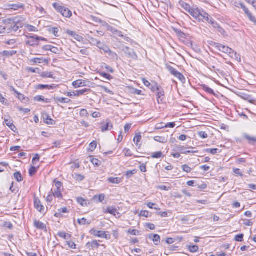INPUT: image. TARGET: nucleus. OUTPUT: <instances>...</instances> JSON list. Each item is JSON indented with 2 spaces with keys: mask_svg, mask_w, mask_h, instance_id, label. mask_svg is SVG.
Listing matches in <instances>:
<instances>
[{
  "mask_svg": "<svg viewBox=\"0 0 256 256\" xmlns=\"http://www.w3.org/2000/svg\"><path fill=\"white\" fill-rule=\"evenodd\" d=\"M41 76L43 78H55L54 76V74L52 72H44L41 74Z\"/></svg>",
  "mask_w": 256,
  "mask_h": 256,
  "instance_id": "2f4dec72",
  "label": "nucleus"
},
{
  "mask_svg": "<svg viewBox=\"0 0 256 256\" xmlns=\"http://www.w3.org/2000/svg\"><path fill=\"white\" fill-rule=\"evenodd\" d=\"M180 4L182 8H184L186 12H189V11L191 9L190 6L184 2H180Z\"/></svg>",
  "mask_w": 256,
  "mask_h": 256,
  "instance_id": "e433bc0d",
  "label": "nucleus"
},
{
  "mask_svg": "<svg viewBox=\"0 0 256 256\" xmlns=\"http://www.w3.org/2000/svg\"><path fill=\"white\" fill-rule=\"evenodd\" d=\"M105 212L109 213L114 216L120 214V213L118 212V210L114 207L113 206L108 207Z\"/></svg>",
  "mask_w": 256,
  "mask_h": 256,
  "instance_id": "412c9836",
  "label": "nucleus"
},
{
  "mask_svg": "<svg viewBox=\"0 0 256 256\" xmlns=\"http://www.w3.org/2000/svg\"><path fill=\"white\" fill-rule=\"evenodd\" d=\"M28 70L29 72H31L32 73H38V74L40 73V70L38 68H33L30 67V68H28Z\"/></svg>",
  "mask_w": 256,
  "mask_h": 256,
  "instance_id": "3c124183",
  "label": "nucleus"
},
{
  "mask_svg": "<svg viewBox=\"0 0 256 256\" xmlns=\"http://www.w3.org/2000/svg\"><path fill=\"white\" fill-rule=\"evenodd\" d=\"M4 122L6 124L8 127L13 124V120L11 119L10 118L8 117L7 118H4Z\"/></svg>",
  "mask_w": 256,
  "mask_h": 256,
  "instance_id": "864d4df0",
  "label": "nucleus"
},
{
  "mask_svg": "<svg viewBox=\"0 0 256 256\" xmlns=\"http://www.w3.org/2000/svg\"><path fill=\"white\" fill-rule=\"evenodd\" d=\"M90 162H91L94 165V166H98L100 164H101V162L100 160H99L97 158H92V156H90Z\"/></svg>",
  "mask_w": 256,
  "mask_h": 256,
  "instance_id": "58836bf2",
  "label": "nucleus"
},
{
  "mask_svg": "<svg viewBox=\"0 0 256 256\" xmlns=\"http://www.w3.org/2000/svg\"><path fill=\"white\" fill-rule=\"evenodd\" d=\"M34 226L38 229L42 230L44 231H47L46 226L44 224L42 223L41 222L37 220H34Z\"/></svg>",
  "mask_w": 256,
  "mask_h": 256,
  "instance_id": "ddd939ff",
  "label": "nucleus"
},
{
  "mask_svg": "<svg viewBox=\"0 0 256 256\" xmlns=\"http://www.w3.org/2000/svg\"><path fill=\"white\" fill-rule=\"evenodd\" d=\"M188 250L191 252H196L198 250V247L196 245L190 246H188Z\"/></svg>",
  "mask_w": 256,
  "mask_h": 256,
  "instance_id": "a19ab883",
  "label": "nucleus"
},
{
  "mask_svg": "<svg viewBox=\"0 0 256 256\" xmlns=\"http://www.w3.org/2000/svg\"><path fill=\"white\" fill-rule=\"evenodd\" d=\"M86 246L90 250H94V248H97L100 246V244L98 243L97 240H94L92 241L91 242H88L86 244Z\"/></svg>",
  "mask_w": 256,
  "mask_h": 256,
  "instance_id": "f3484780",
  "label": "nucleus"
},
{
  "mask_svg": "<svg viewBox=\"0 0 256 256\" xmlns=\"http://www.w3.org/2000/svg\"><path fill=\"white\" fill-rule=\"evenodd\" d=\"M156 204H154V203H152V202H148L147 204V206L148 207L150 208H151V209H155V210H160V208L156 207L155 206H156Z\"/></svg>",
  "mask_w": 256,
  "mask_h": 256,
  "instance_id": "13d9d810",
  "label": "nucleus"
},
{
  "mask_svg": "<svg viewBox=\"0 0 256 256\" xmlns=\"http://www.w3.org/2000/svg\"><path fill=\"white\" fill-rule=\"evenodd\" d=\"M124 155L126 156H132V153L130 149L125 148L124 150Z\"/></svg>",
  "mask_w": 256,
  "mask_h": 256,
  "instance_id": "052dcab7",
  "label": "nucleus"
},
{
  "mask_svg": "<svg viewBox=\"0 0 256 256\" xmlns=\"http://www.w3.org/2000/svg\"><path fill=\"white\" fill-rule=\"evenodd\" d=\"M34 206L35 208L40 212H42L44 206L42 204L38 198H35L34 200Z\"/></svg>",
  "mask_w": 256,
  "mask_h": 256,
  "instance_id": "4468645a",
  "label": "nucleus"
},
{
  "mask_svg": "<svg viewBox=\"0 0 256 256\" xmlns=\"http://www.w3.org/2000/svg\"><path fill=\"white\" fill-rule=\"evenodd\" d=\"M89 40H90V42L93 45H94V46H96L98 42L99 41L97 39L94 38H92V37H90L89 38Z\"/></svg>",
  "mask_w": 256,
  "mask_h": 256,
  "instance_id": "e2e57ef3",
  "label": "nucleus"
},
{
  "mask_svg": "<svg viewBox=\"0 0 256 256\" xmlns=\"http://www.w3.org/2000/svg\"><path fill=\"white\" fill-rule=\"evenodd\" d=\"M112 124L110 120H106V123L104 122L102 124L100 129L102 132L110 130L112 128Z\"/></svg>",
  "mask_w": 256,
  "mask_h": 256,
  "instance_id": "423d86ee",
  "label": "nucleus"
},
{
  "mask_svg": "<svg viewBox=\"0 0 256 256\" xmlns=\"http://www.w3.org/2000/svg\"><path fill=\"white\" fill-rule=\"evenodd\" d=\"M198 136L202 138H206L208 137V134L205 132H198Z\"/></svg>",
  "mask_w": 256,
  "mask_h": 256,
  "instance_id": "5fc2aeb1",
  "label": "nucleus"
},
{
  "mask_svg": "<svg viewBox=\"0 0 256 256\" xmlns=\"http://www.w3.org/2000/svg\"><path fill=\"white\" fill-rule=\"evenodd\" d=\"M150 88L153 92H158L160 90V86L156 83L153 84Z\"/></svg>",
  "mask_w": 256,
  "mask_h": 256,
  "instance_id": "09e8293b",
  "label": "nucleus"
},
{
  "mask_svg": "<svg viewBox=\"0 0 256 256\" xmlns=\"http://www.w3.org/2000/svg\"><path fill=\"white\" fill-rule=\"evenodd\" d=\"M108 182L112 183V184H120L121 181H122V180L120 178H112V177H110V178H108Z\"/></svg>",
  "mask_w": 256,
  "mask_h": 256,
  "instance_id": "c756f323",
  "label": "nucleus"
},
{
  "mask_svg": "<svg viewBox=\"0 0 256 256\" xmlns=\"http://www.w3.org/2000/svg\"><path fill=\"white\" fill-rule=\"evenodd\" d=\"M175 32H176L177 36H178L180 38H186V34L184 32H182L181 30H175Z\"/></svg>",
  "mask_w": 256,
  "mask_h": 256,
  "instance_id": "79ce46f5",
  "label": "nucleus"
},
{
  "mask_svg": "<svg viewBox=\"0 0 256 256\" xmlns=\"http://www.w3.org/2000/svg\"><path fill=\"white\" fill-rule=\"evenodd\" d=\"M19 20H17V30L20 28H22V27H24L26 30H28L29 32H38V29L32 26H30V25H29V24H24L23 26H22L21 24H20L19 23Z\"/></svg>",
  "mask_w": 256,
  "mask_h": 256,
  "instance_id": "1a4fd4ad",
  "label": "nucleus"
},
{
  "mask_svg": "<svg viewBox=\"0 0 256 256\" xmlns=\"http://www.w3.org/2000/svg\"><path fill=\"white\" fill-rule=\"evenodd\" d=\"M17 97L22 103H27L29 101L28 98L17 92Z\"/></svg>",
  "mask_w": 256,
  "mask_h": 256,
  "instance_id": "a878e982",
  "label": "nucleus"
},
{
  "mask_svg": "<svg viewBox=\"0 0 256 256\" xmlns=\"http://www.w3.org/2000/svg\"><path fill=\"white\" fill-rule=\"evenodd\" d=\"M78 202L82 206H84L86 204V200H84L82 198H78Z\"/></svg>",
  "mask_w": 256,
  "mask_h": 256,
  "instance_id": "0e129e2a",
  "label": "nucleus"
},
{
  "mask_svg": "<svg viewBox=\"0 0 256 256\" xmlns=\"http://www.w3.org/2000/svg\"><path fill=\"white\" fill-rule=\"evenodd\" d=\"M80 114L81 116H88V113L87 110L85 109H82L80 112Z\"/></svg>",
  "mask_w": 256,
  "mask_h": 256,
  "instance_id": "680f3d73",
  "label": "nucleus"
},
{
  "mask_svg": "<svg viewBox=\"0 0 256 256\" xmlns=\"http://www.w3.org/2000/svg\"><path fill=\"white\" fill-rule=\"evenodd\" d=\"M142 138V136L140 134H136L134 138V141L136 143V146L138 145V142H140Z\"/></svg>",
  "mask_w": 256,
  "mask_h": 256,
  "instance_id": "37998d69",
  "label": "nucleus"
},
{
  "mask_svg": "<svg viewBox=\"0 0 256 256\" xmlns=\"http://www.w3.org/2000/svg\"><path fill=\"white\" fill-rule=\"evenodd\" d=\"M210 17V16H209L208 14L206 12L202 10L200 14V16H198V20H202V22L206 21L208 22H209Z\"/></svg>",
  "mask_w": 256,
  "mask_h": 256,
  "instance_id": "f8f14e48",
  "label": "nucleus"
},
{
  "mask_svg": "<svg viewBox=\"0 0 256 256\" xmlns=\"http://www.w3.org/2000/svg\"><path fill=\"white\" fill-rule=\"evenodd\" d=\"M166 68L172 75L178 78L180 80L182 81L184 80V76L181 73L177 71L173 67L171 66H170L167 65Z\"/></svg>",
  "mask_w": 256,
  "mask_h": 256,
  "instance_id": "20e7f679",
  "label": "nucleus"
},
{
  "mask_svg": "<svg viewBox=\"0 0 256 256\" xmlns=\"http://www.w3.org/2000/svg\"><path fill=\"white\" fill-rule=\"evenodd\" d=\"M126 49L127 52H126V54H127L130 58L134 60L137 58V55L132 49H130L128 47L126 48Z\"/></svg>",
  "mask_w": 256,
  "mask_h": 256,
  "instance_id": "6ab92c4d",
  "label": "nucleus"
},
{
  "mask_svg": "<svg viewBox=\"0 0 256 256\" xmlns=\"http://www.w3.org/2000/svg\"><path fill=\"white\" fill-rule=\"evenodd\" d=\"M43 118L44 122L48 124H54L55 122L54 120H52L50 116L48 114L44 115Z\"/></svg>",
  "mask_w": 256,
  "mask_h": 256,
  "instance_id": "393cba45",
  "label": "nucleus"
},
{
  "mask_svg": "<svg viewBox=\"0 0 256 256\" xmlns=\"http://www.w3.org/2000/svg\"><path fill=\"white\" fill-rule=\"evenodd\" d=\"M97 144L95 141H93L90 144L89 150L91 152H93L96 148Z\"/></svg>",
  "mask_w": 256,
  "mask_h": 256,
  "instance_id": "49530a36",
  "label": "nucleus"
},
{
  "mask_svg": "<svg viewBox=\"0 0 256 256\" xmlns=\"http://www.w3.org/2000/svg\"><path fill=\"white\" fill-rule=\"evenodd\" d=\"M248 16L250 20L253 22L256 25V18L254 16H253L252 14H249V15Z\"/></svg>",
  "mask_w": 256,
  "mask_h": 256,
  "instance_id": "774afa93",
  "label": "nucleus"
},
{
  "mask_svg": "<svg viewBox=\"0 0 256 256\" xmlns=\"http://www.w3.org/2000/svg\"><path fill=\"white\" fill-rule=\"evenodd\" d=\"M105 196L104 194L96 195L93 197V200L97 202H102Z\"/></svg>",
  "mask_w": 256,
  "mask_h": 256,
  "instance_id": "bb28decb",
  "label": "nucleus"
},
{
  "mask_svg": "<svg viewBox=\"0 0 256 256\" xmlns=\"http://www.w3.org/2000/svg\"><path fill=\"white\" fill-rule=\"evenodd\" d=\"M90 91V89L88 88H84L83 90H76L75 92L76 96H82L86 92Z\"/></svg>",
  "mask_w": 256,
  "mask_h": 256,
  "instance_id": "473e14b6",
  "label": "nucleus"
},
{
  "mask_svg": "<svg viewBox=\"0 0 256 256\" xmlns=\"http://www.w3.org/2000/svg\"><path fill=\"white\" fill-rule=\"evenodd\" d=\"M38 170V168L34 166H32L29 170V174L32 176Z\"/></svg>",
  "mask_w": 256,
  "mask_h": 256,
  "instance_id": "603ef678",
  "label": "nucleus"
},
{
  "mask_svg": "<svg viewBox=\"0 0 256 256\" xmlns=\"http://www.w3.org/2000/svg\"><path fill=\"white\" fill-rule=\"evenodd\" d=\"M186 148L184 146H176L174 149L173 150V151L177 152L183 154H190V150H186Z\"/></svg>",
  "mask_w": 256,
  "mask_h": 256,
  "instance_id": "9d476101",
  "label": "nucleus"
},
{
  "mask_svg": "<svg viewBox=\"0 0 256 256\" xmlns=\"http://www.w3.org/2000/svg\"><path fill=\"white\" fill-rule=\"evenodd\" d=\"M213 46L215 47L216 49H218V50L221 51L224 53L228 54L230 57L236 60L237 61H241V58L240 56L238 54L231 48L216 42H214Z\"/></svg>",
  "mask_w": 256,
  "mask_h": 256,
  "instance_id": "f257e3e1",
  "label": "nucleus"
},
{
  "mask_svg": "<svg viewBox=\"0 0 256 256\" xmlns=\"http://www.w3.org/2000/svg\"><path fill=\"white\" fill-rule=\"evenodd\" d=\"M16 54V50H4L2 52L0 53V54H2L3 56L6 57H10Z\"/></svg>",
  "mask_w": 256,
  "mask_h": 256,
  "instance_id": "c85d7f7f",
  "label": "nucleus"
},
{
  "mask_svg": "<svg viewBox=\"0 0 256 256\" xmlns=\"http://www.w3.org/2000/svg\"><path fill=\"white\" fill-rule=\"evenodd\" d=\"M53 6L59 12H60L64 16L70 18L72 16V12L68 8L60 6V4L54 3L53 4Z\"/></svg>",
  "mask_w": 256,
  "mask_h": 256,
  "instance_id": "f03ea898",
  "label": "nucleus"
},
{
  "mask_svg": "<svg viewBox=\"0 0 256 256\" xmlns=\"http://www.w3.org/2000/svg\"><path fill=\"white\" fill-rule=\"evenodd\" d=\"M108 55L113 59V60H118V56L115 52L110 50V52L108 53Z\"/></svg>",
  "mask_w": 256,
  "mask_h": 256,
  "instance_id": "4d7b16f0",
  "label": "nucleus"
},
{
  "mask_svg": "<svg viewBox=\"0 0 256 256\" xmlns=\"http://www.w3.org/2000/svg\"><path fill=\"white\" fill-rule=\"evenodd\" d=\"M72 84L75 88L86 86V82L82 80H76L72 82Z\"/></svg>",
  "mask_w": 256,
  "mask_h": 256,
  "instance_id": "2eb2a0df",
  "label": "nucleus"
},
{
  "mask_svg": "<svg viewBox=\"0 0 256 256\" xmlns=\"http://www.w3.org/2000/svg\"><path fill=\"white\" fill-rule=\"evenodd\" d=\"M56 87L55 84L48 85V84H38L36 88L38 89H48L52 90Z\"/></svg>",
  "mask_w": 256,
  "mask_h": 256,
  "instance_id": "b1692460",
  "label": "nucleus"
},
{
  "mask_svg": "<svg viewBox=\"0 0 256 256\" xmlns=\"http://www.w3.org/2000/svg\"><path fill=\"white\" fill-rule=\"evenodd\" d=\"M46 50H50L54 54H58L59 52V50L57 48L52 46H46Z\"/></svg>",
  "mask_w": 256,
  "mask_h": 256,
  "instance_id": "72a5a7b5",
  "label": "nucleus"
},
{
  "mask_svg": "<svg viewBox=\"0 0 256 256\" xmlns=\"http://www.w3.org/2000/svg\"><path fill=\"white\" fill-rule=\"evenodd\" d=\"M244 234H237L234 237V240L236 242H241L244 240Z\"/></svg>",
  "mask_w": 256,
  "mask_h": 256,
  "instance_id": "a18cd8bd",
  "label": "nucleus"
},
{
  "mask_svg": "<svg viewBox=\"0 0 256 256\" xmlns=\"http://www.w3.org/2000/svg\"><path fill=\"white\" fill-rule=\"evenodd\" d=\"M90 232L94 236L101 238H108L106 232L101 230H97L94 229L91 230Z\"/></svg>",
  "mask_w": 256,
  "mask_h": 256,
  "instance_id": "0eeeda50",
  "label": "nucleus"
},
{
  "mask_svg": "<svg viewBox=\"0 0 256 256\" xmlns=\"http://www.w3.org/2000/svg\"><path fill=\"white\" fill-rule=\"evenodd\" d=\"M206 152L210 153L212 154H215L220 152V150L218 148H208Z\"/></svg>",
  "mask_w": 256,
  "mask_h": 256,
  "instance_id": "c03bdc74",
  "label": "nucleus"
},
{
  "mask_svg": "<svg viewBox=\"0 0 256 256\" xmlns=\"http://www.w3.org/2000/svg\"><path fill=\"white\" fill-rule=\"evenodd\" d=\"M34 100L36 101V102L44 101L46 103L49 102V100L47 98L46 100H44V96H37L34 97Z\"/></svg>",
  "mask_w": 256,
  "mask_h": 256,
  "instance_id": "4c0bfd02",
  "label": "nucleus"
},
{
  "mask_svg": "<svg viewBox=\"0 0 256 256\" xmlns=\"http://www.w3.org/2000/svg\"><path fill=\"white\" fill-rule=\"evenodd\" d=\"M107 30L110 32H111L113 34H114V36H119V37H123L124 36L122 34V32L118 30L117 29L115 28H114L110 26H107Z\"/></svg>",
  "mask_w": 256,
  "mask_h": 256,
  "instance_id": "6e6552de",
  "label": "nucleus"
},
{
  "mask_svg": "<svg viewBox=\"0 0 256 256\" xmlns=\"http://www.w3.org/2000/svg\"><path fill=\"white\" fill-rule=\"evenodd\" d=\"M66 242L70 248L72 249L76 248V244H75V243L74 242L70 241V242Z\"/></svg>",
  "mask_w": 256,
  "mask_h": 256,
  "instance_id": "338daca9",
  "label": "nucleus"
},
{
  "mask_svg": "<svg viewBox=\"0 0 256 256\" xmlns=\"http://www.w3.org/2000/svg\"><path fill=\"white\" fill-rule=\"evenodd\" d=\"M16 26V22H14L13 19H7L5 20V26L4 28L6 29V34L10 33L12 30L16 31L14 30Z\"/></svg>",
  "mask_w": 256,
  "mask_h": 256,
  "instance_id": "7ed1b4c3",
  "label": "nucleus"
},
{
  "mask_svg": "<svg viewBox=\"0 0 256 256\" xmlns=\"http://www.w3.org/2000/svg\"><path fill=\"white\" fill-rule=\"evenodd\" d=\"M244 136L245 138H246V140H249V143L250 144H253L252 142H256V138L250 136H249L246 134H244Z\"/></svg>",
  "mask_w": 256,
  "mask_h": 256,
  "instance_id": "f704fd0d",
  "label": "nucleus"
},
{
  "mask_svg": "<svg viewBox=\"0 0 256 256\" xmlns=\"http://www.w3.org/2000/svg\"><path fill=\"white\" fill-rule=\"evenodd\" d=\"M44 40V38L42 37H34V36H30V39L28 40L27 44L30 46H37L38 44L39 40Z\"/></svg>",
  "mask_w": 256,
  "mask_h": 256,
  "instance_id": "39448f33",
  "label": "nucleus"
},
{
  "mask_svg": "<svg viewBox=\"0 0 256 256\" xmlns=\"http://www.w3.org/2000/svg\"><path fill=\"white\" fill-rule=\"evenodd\" d=\"M154 140L155 141L161 143H166L168 142L167 138L164 136H156L154 137Z\"/></svg>",
  "mask_w": 256,
  "mask_h": 256,
  "instance_id": "7c9ffc66",
  "label": "nucleus"
},
{
  "mask_svg": "<svg viewBox=\"0 0 256 256\" xmlns=\"http://www.w3.org/2000/svg\"><path fill=\"white\" fill-rule=\"evenodd\" d=\"M208 22L210 23L214 28H220L222 30V28L218 26V24L214 21V20L212 18L210 19Z\"/></svg>",
  "mask_w": 256,
  "mask_h": 256,
  "instance_id": "de8ad7c7",
  "label": "nucleus"
},
{
  "mask_svg": "<svg viewBox=\"0 0 256 256\" xmlns=\"http://www.w3.org/2000/svg\"><path fill=\"white\" fill-rule=\"evenodd\" d=\"M162 156V152H155L152 154L151 157L152 158H160Z\"/></svg>",
  "mask_w": 256,
  "mask_h": 256,
  "instance_id": "ea45409f",
  "label": "nucleus"
},
{
  "mask_svg": "<svg viewBox=\"0 0 256 256\" xmlns=\"http://www.w3.org/2000/svg\"><path fill=\"white\" fill-rule=\"evenodd\" d=\"M140 216L146 218L150 216V212L147 210H142L140 214Z\"/></svg>",
  "mask_w": 256,
  "mask_h": 256,
  "instance_id": "6e6d98bb",
  "label": "nucleus"
},
{
  "mask_svg": "<svg viewBox=\"0 0 256 256\" xmlns=\"http://www.w3.org/2000/svg\"><path fill=\"white\" fill-rule=\"evenodd\" d=\"M240 97L244 100L248 101L250 103L254 104L256 100L253 99L250 95L246 94H242Z\"/></svg>",
  "mask_w": 256,
  "mask_h": 256,
  "instance_id": "aec40b11",
  "label": "nucleus"
},
{
  "mask_svg": "<svg viewBox=\"0 0 256 256\" xmlns=\"http://www.w3.org/2000/svg\"><path fill=\"white\" fill-rule=\"evenodd\" d=\"M66 34L78 42H81L83 40L82 37L78 34L75 32L70 30H67Z\"/></svg>",
  "mask_w": 256,
  "mask_h": 256,
  "instance_id": "9b49d317",
  "label": "nucleus"
},
{
  "mask_svg": "<svg viewBox=\"0 0 256 256\" xmlns=\"http://www.w3.org/2000/svg\"><path fill=\"white\" fill-rule=\"evenodd\" d=\"M149 238L152 239V241L157 245L160 242V236L156 234H151L149 236Z\"/></svg>",
  "mask_w": 256,
  "mask_h": 256,
  "instance_id": "5701e85b",
  "label": "nucleus"
},
{
  "mask_svg": "<svg viewBox=\"0 0 256 256\" xmlns=\"http://www.w3.org/2000/svg\"><path fill=\"white\" fill-rule=\"evenodd\" d=\"M202 89L203 90H204L206 92L210 94H212V95H214V91L213 90H212L211 88H210L209 86H206V85H204L202 86Z\"/></svg>",
  "mask_w": 256,
  "mask_h": 256,
  "instance_id": "c9c22d12",
  "label": "nucleus"
},
{
  "mask_svg": "<svg viewBox=\"0 0 256 256\" xmlns=\"http://www.w3.org/2000/svg\"><path fill=\"white\" fill-rule=\"evenodd\" d=\"M54 99L55 102L57 104H58V103L68 104V103H70L71 102V100L68 98L56 97V98H54Z\"/></svg>",
  "mask_w": 256,
  "mask_h": 256,
  "instance_id": "a211bd4d",
  "label": "nucleus"
},
{
  "mask_svg": "<svg viewBox=\"0 0 256 256\" xmlns=\"http://www.w3.org/2000/svg\"><path fill=\"white\" fill-rule=\"evenodd\" d=\"M164 94L163 90H160L159 91L157 92L156 98L158 102V104H161L162 102V100L164 98Z\"/></svg>",
  "mask_w": 256,
  "mask_h": 256,
  "instance_id": "4be33fe9",
  "label": "nucleus"
},
{
  "mask_svg": "<svg viewBox=\"0 0 256 256\" xmlns=\"http://www.w3.org/2000/svg\"><path fill=\"white\" fill-rule=\"evenodd\" d=\"M40 160V156L38 154H36L34 155V157L32 160V162L34 164H36V162H38Z\"/></svg>",
  "mask_w": 256,
  "mask_h": 256,
  "instance_id": "69168bd1",
  "label": "nucleus"
},
{
  "mask_svg": "<svg viewBox=\"0 0 256 256\" xmlns=\"http://www.w3.org/2000/svg\"><path fill=\"white\" fill-rule=\"evenodd\" d=\"M201 10H202L199 9L198 8H197L196 9L191 8L188 12L193 17L195 18H196L198 19V16H200V14Z\"/></svg>",
  "mask_w": 256,
  "mask_h": 256,
  "instance_id": "dca6fc26",
  "label": "nucleus"
},
{
  "mask_svg": "<svg viewBox=\"0 0 256 256\" xmlns=\"http://www.w3.org/2000/svg\"><path fill=\"white\" fill-rule=\"evenodd\" d=\"M57 234L60 238H62L64 240H69L72 237L71 234H66V232H58Z\"/></svg>",
  "mask_w": 256,
  "mask_h": 256,
  "instance_id": "cd10ccee",
  "label": "nucleus"
},
{
  "mask_svg": "<svg viewBox=\"0 0 256 256\" xmlns=\"http://www.w3.org/2000/svg\"><path fill=\"white\" fill-rule=\"evenodd\" d=\"M54 196L58 198H62V194L60 190H56L54 193Z\"/></svg>",
  "mask_w": 256,
  "mask_h": 256,
  "instance_id": "bf43d9fd",
  "label": "nucleus"
},
{
  "mask_svg": "<svg viewBox=\"0 0 256 256\" xmlns=\"http://www.w3.org/2000/svg\"><path fill=\"white\" fill-rule=\"evenodd\" d=\"M182 168L183 170V171L189 173L190 172L192 168L188 165L184 164L182 166Z\"/></svg>",
  "mask_w": 256,
  "mask_h": 256,
  "instance_id": "8fccbe9b",
  "label": "nucleus"
}]
</instances>
